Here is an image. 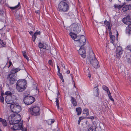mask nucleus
<instances>
[{
  "label": "nucleus",
  "instance_id": "nucleus-22",
  "mask_svg": "<svg viewBox=\"0 0 131 131\" xmlns=\"http://www.w3.org/2000/svg\"><path fill=\"white\" fill-rule=\"evenodd\" d=\"M109 34L110 38L111 40V42L113 44L114 42V40L115 39V37L114 36L112 35V34L111 32V31H109Z\"/></svg>",
  "mask_w": 131,
  "mask_h": 131
},
{
  "label": "nucleus",
  "instance_id": "nucleus-32",
  "mask_svg": "<svg viewBox=\"0 0 131 131\" xmlns=\"http://www.w3.org/2000/svg\"><path fill=\"white\" fill-rule=\"evenodd\" d=\"M20 5V2H19L18 3V4L16 6L14 7H9V8L11 9H12L13 10H14V9H15L17 8L18 7H19V6Z\"/></svg>",
  "mask_w": 131,
  "mask_h": 131
},
{
  "label": "nucleus",
  "instance_id": "nucleus-36",
  "mask_svg": "<svg viewBox=\"0 0 131 131\" xmlns=\"http://www.w3.org/2000/svg\"><path fill=\"white\" fill-rule=\"evenodd\" d=\"M83 119V117H79V119L78 121V123L79 125L81 121Z\"/></svg>",
  "mask_w": 131,
  "mask_h": 131
},
{
  "label": "nucleus",
  "instance_id": "nucleus-38",
  "mask_svg": "<svg viewBox=\"0 0 131 131\" xmlns=\"http://www.w3.org/2000/svg\"><path fill=\"white\" fill-rule=\"evenodd\" d=\"M127 48L131 52V45L128 46Z\"/></svg>",
  "mask_w": 131,
  "mask_h": 131
},
{
  "label": "nucleus",
  "instance_id": "nucleus-12",
  "mask_svg": "<svg viewBox=\"0 0 131 131\" xmlns=\"http://www.w3.org/2000/svg\"><path fill=\"white\" fill-rule=\"evenodd\" d=\"M83 46H81L80 49L79 50V53L83 58H85L86 57V48L83 47Z\"/></svg>",
  "mask_w": 131,
  "mask_h": 131
},
{
  "label": "nucleus",
  "instance_id": "nucleus-31",
  "mask_svg": "<svg viewBox=\"0 0 131 131\" xmlns=\"http://www.w3.org/2000/svg\"><path fill=\"white\" fill-rule=\"evenodd\" d=\"M103 89L106 91L107 92V93H109V92H110L109 89L105 85H103L102 86Z\"/></svg>",
  "mask_w": 131,
  "mask_h": 131
},
{
  "label": "nucleus",
  "instance_id": "nucleus-13",
  "mask_svg": "<svg viewBox=\"0 0 131 131\" xmlns=\"http://www.w3.org/2000/svg\"><path fill=\"white\" fill-rule=\"evenodd\" d=\"M26 81L25 80H19L17 81L16 83V86H22L26 87Z\"/></svg>",
  "mask_w": 131,
  "mask_h": 131
},
{
  "label": "nucleus",
  "instance_id": "nucleus-44",
  "mask_svg": "<svg viewBox=\"0 0 131 131\" xmlns=\"http://www.w3.org/2000/svg\"><path fill=\"white\" fill-rule=\"evenodd\" d=\"M48 63L49 64L51 65L52 63V61L51 60H50L49 61Z\"/></svg>",
  "mask_w": 131,
  "mask_h": 131
},
{
  "label": "nucleus",
  "instance_id": "nucleus-16",
  "mask_svg": "<svg viewBox=\"0 0 131 131\" xmlns=\"http://www.w3.org/2000/svg\"><path fill=\"white\" fill-rule=\"evenodd\" d=\"M122 21L125 24H129L131 22V17L129 15H128L122 19Z\"/></svg>",
  "mask_w": 131,
  "mask_h": 131
},
{
  "label": "nucleus",
  "instance_id": "nucleus-20",
  "mask_svg": "<svg viewBox=\"0 0 131 131\" xmlns=\"http://www.w3.org/2000/svg\"><path fill=\"white\" fill-rule=\"evenodd\" d=\"M131 5L129 4L124 6L123 7L122 10L123 12H125L130 9Z\"/></svg>",
  "mask_w": 131,
  "mask_h": 131
},
{
  "label": "nucleus",
  "instance_id": "nucleus-53",
  "mask_svg": "<svg viewBox=\"0 0 131 131\" xmlns=\"http://www.w3.org/2000/svg\"><path fill=\"white\" fill-rule=\"evenodd\" d=\"M58 73H60V69H58Z\"/></svg>",
  "mask_w": 131,
  "mask_h": 131
},
{
  "label": "nucleus",
  "instance_id": "nucleus-45",
  "mask_svg": "<svg viewBox=\"0 0 131 131\" xmlns=\"http://www.w3.org/2000/svg\"><path fill=\"white\" fill-rule=\"evenodd\" d=\"M9 65L8 66V68H9L12 64V62L10 61H9Z\"/></svg>",
  "mask_w": 131,
  "mask_h": 131
},
{
  "label": "nucleus",
  "instance_id": "nucleus-51",
  "mask_svg": "<svg viewBox=\"0 0 131 131\" xmlns=\"http://www.w3.org/2000/svg\"><path fill=\"white\" fill-rule=\"evenodd\" d=\"M61 65H62V67L64 69H65V65H64V64H62V63L61 64Z\"/></svg>",
  "mask_w": 131,
  "mask_h": 131
},
{
  "label": "nucleus",
  "instance_id": "nucleus-46",
  "mask_svg": "<svg viewBox=\"0 0 131 131\" xmlns=\"http://www.w3.org/2000/svg\"><path fill=\"white\" fill-rule=\"evenodd\" d=\"M23 56H25V55H26V52L25 51H24L23 52Z\"/></svg>",
  "mask_w": 131,
  "mask_h": 131
},
{
  "label": "nucleus",
  "instance_id": "nucleus-1",
  "mask_svg": "<svg viewBox=\"0 0 131 131\" xmlns=\"http://www.w3.org/2000/svg\"><path fill=\"white\" fill-rule=\"evenodd\" d=\"M21 117L20 115L18 113H15L12 114L11 116L9 118V125L17 124L20 121Z\"/></svg>",
  "mask_w": 131,
  "mask_h": 131
},
{
  "label": "nucleus",
  "instance_id": "nucleus-39",
  "mask_svg": "<svg viewBox=\"0 0 131 131\" xmlns=\"http://www.w3.org/2000/svg\"><path fill=\"white\" fill-rule=\"evenodd\" d=\"M4 98L3 97H1L0 101L3 103L4 101Z\"/></svg>",
  "mask_w": 131,
  "mask_h": 131
},
{
  "label": "nucleus",
  "instance_id": "nucleus-42",
  "mask_svg": "<svg viewBox=\"0 0 131 131\" xmlns=\"http://www.w3.org/2000/svg\"><path fill=\"white\" fill-rule=\"evenodd\" d=\"M114 7L115 8H121V7H122V6L121 7L120 5H119L118 6V5H114Z\"/></svg>",
  "mask_w": 131,
  "mask_h": 131
},
{
  "label": "nucleus",
  "instance_id": "nucleus-52",
  "mask_svg": "<svg viewBox=\"0 0 131 131\" xmlns=\"http://www.w3.org/2000/svg\"><path fill=\"white\" fill-rule=\"evenodd\" d=\"M35 12L37 14H39V10H36L35 11Z\"/></svg>",
  "mask_w": 131,
  "mask_h": 131
},
{
  "label": "nucleus",
  "instance_id": "nucleus-63",
  "mask_svg": "<svg viewBox=\"0 0 131 131\" xmlns=\"http://www.w3.org/2000/svg\"><path fill=\"white\" fill-rule=\"evenodd\" d=\"M117 33L116 34V35H117V36H118V32L117 31Z\"/></svg>",
  "mask_w": 131,
  "mask_h": 131
},
{
  "label": "nucleus",
  "instance_id": "nucleus-55",
  "mask_svg": "<svg viewBox=\"0 0 131 131\" xmlns=\"http://www.w3.org/2000/svg\"><path fill=\"white\" fill-rule=\"evenodd\" d=\"M1 97H3V96L4 95V93L3 92H2L1 93Z\"/></svg>",
  "mask_w": 131,
  "mask_h": 131
},
{
  "label": "nucleus",
  "instance_id": "nucleus-48",
  "mask_svg": "<svg viewBox=\"0 0 131 131\" xmlns=\"http://www.w3.org/2000/svg\"><path fill=\"white\" fill-rule=\"evenodd\" d=\"M18 14H15V16L16 17V18L18 19V18L19 17V15H17Z\"/></svg>",
  "mask_w": 131,
  "mask_h": 131
},
{
  "label": "nucleus",
  "instance_id": "nucleus-29",
  "mask_svg": "<svg viewBox=\"0 0 131 131\" xmlns=\"http://www.w3.org/2000/svg\"><path fill=\"white\" fill-rule=\"evenodd\" d=\"M54 120L53 119H49L47 121L49 125H51L54 122Z\"/></svg>",
  "mask_w": 131,
  "mask_h": 131
},
{
  "label": "nucleus",
  "instance_id": "nucleus-9",
  "mask_svg": "<svg viewBox=\"0 0 131 131\" xmlns=\"http://www.w3.org/2000/svg\"><path fill=\"white\" fill-rule=\"evenodd\" d=\"M40 108L39 107H34L30 108V112L32 115L38 116L40 114Z\"/></svg>",
  "mask_w": 131,
  "mask_h": 131
},
{
  "label": "nucleus",
  "instance_id": "nucleus-2",
  "mask_svg": "<svg viewBox=\"0 0 131 131\" xmlns=\"http://www.w3.org/2000/svg\"><path fill=\"white\" fill-rule=\"evenodd\" d=\"M58 9L60 12H66L69 9V3L67 0H63L61 1L58 6Z\"/></svg>",
  "mask_w": 131,
  "mask_h": 131
},
{
  "label": "nucleus",
  "instance_id": "nucleus-10",
  "mask_svg": "<svg viewBox=\"0 0 131 131\" xmlns=\"http://www.w3.org/2000/svg\"><path fill=\"white\" fill-rule=\"evenodd\" d=\"M16 98L15 96L13 95H7L5 97V100L8 104H13L14 102V100L16 99Z\"/></svg>",
  "mask_w": 131,
  "mask_h": 131
},
{
  "label": "nucleus",
  "instance_id": "nucleus-58",
  "mask_svg": "<svg viewBox=\"0 0 131 131\" xmlns=\"http://www.w3.org/2000/svg\"><path fill=\"white\" fill-rule=\"evenodd\" d=\"M23 128L24 129L23 131H27V128Z\"/></svg>",
  "mask_w": 131,
  "mask_h": 131
},
{
  "label": "nucleus",
  "instance_id": "nucleus-61",
  "mask_svg": "<svg viewBox=\"0 0 131 131\" xmlns=\"http://www.w3.org/2000/svg\"><path fill=\"white\" fill-rule=\"evenodd\" d=\"M58 92V96L59 95H60V93L59 92V91L58 90L57 91Z\"/></svg>",
  "mask_w": 131,
  "mask_h": 131
},
{
  "label": "nucleus",
  "instance_id": "nucleus-62",
  "mask_svg": "<svg viewBox=\"0 0 131 131\" xmlns=\"http://www.w3.org/2000/svg\"><path fill=\"white\" fill-rule=\"evenodd\" d=\"M72 14V13L71 12H70L69 13H68V14L70 16V14Z\"/></svg>",
  "mask_w": 131,
  "mask_h": 131
},
{
  "label": "nucleus",
  "instance_id": "nucleus-15",
  "mask_svg": "<svg viewBox=\"0 0 131 131\" xmlns=\"http://www.w3.org/2000/svg\"><path fill=\"white\" fill-rule=\"evenodd\" d=\"M21 66L23 67L22 68H13L12 69L11 71L9 73L15 74L16 73L20 71L21 70L24 69H25L23 65H22Z\"/></svg>",
  "mask_w": 131,
  "mask_h": 131
},
{
  "label": "nucleus",
  "instance_id": "nucleus-4",
  "mask_svg": "<svg viewBox=\"0 0 131 131\" xmlns=\"http://www.w3.org/2000/svg\"><path fill=\"white\" fill-rule=\"evenodd\" d=\"M10 108L12 112L15 113H17L19 112L21 110V108L18 103L11 104Z\"/></svg>",
  "mask_w": 131,
  "mask_h": 131
},
{
  "label": "nucleus",
  "instance_id": "nucleus-21",
  "mask_svg": "<svg viewBox=\"0 0 131 131\" xmlns=\"http://www.w3.org/2000/svg\"><path fill=\"white\" fill-rule=\"evenodd\" d=\"M16 87L17 91L19 92H21L24 90L26 87L22 86H16Z\"/></svg>",
  "mask_w": 131,
  "mask_h": 131
},
{
  "label": "nucleus",
  "instance_id": "nucleus-14",
  "mask_svg": "<svg viewBox=\"0 0 131 131\" xmlns=\"http://www.w3.org/2000/svg\"><path fill=\"white\" fill-rule=\"evenodd\" d=\"M69 34L72 39L76 42V43H78V41H79L80 38V37L77 36L76 34L73 32H70Z\"/></svg>",
  "mask_w": 131,
  "mask_h": 131
},
{
  "label": "nucleus",
  "instance_id": "nucleus-59",
  "mask_svg": "<svg viewBox=\"0 0 131 131\" xmlns=\"http://www.w3.org/2000/svg\"><path fill=\"white\" fill-rule=\"evenodd\" d=\"M128 74H127V75H126V77H125L126 78H127V79H129V77H127V76H128Z\"/></svg>",
  "mask_w": 131,
  "mask_h": 131
},
{
  "label": "nucleus",
  "instance_id": "nucleus-6",
  "mask_svg": "<svg viewBox=\"0 0 131 131\" xmlns=\"http://www.w3.org/2000/svg\"><path fill=\"white\" fill-rule=\"evenodd\" d=\"M71 31H73L74 33H78L81 30V28L80 25L77 23H74L70 26Z\"/></svg>",
  "mask_w": 131,
  "mask_h": 131
},
{
  "label": "nucleus",
  "instance_id": "nucleus-25",
  "mask_svg": "<svg viewBox=\"0 0 131 131\" xmlns=\"http://www.w3.org/2000/svg\"><path fill=\"white\" fill-rule=\"evenodd\" d=\"M76 111L78 115H79L81 114L82 112V109L81 107L77 108L76 109Z\"/></svg>",
  "mask_w": 131,
  "mask_h": 131
},
{
  "label": "nucleus",
  "instance_id": "nucleus-18",
  "mask_svg": "<svg viewBox=\"0 0 131 131\" xmlns=\"http://www.w3.org/2000/svg\"><path fill=\"white\" fill-rule=\"evenodd\" d=\"M98 85H97L96 86L95 85V87L93 89V93L95 96L96 97H98L99 94V89L97 87Z\"/></svg>",
  "mask_w": 131,
  "mask_h": 131
},
{
  "label": "nucleus",
  "instance_id": "nucleus-26",
  "mask_svg": "<svg viewBox=\"0 0 131 131\" xmlns=\"http://www.w3.org/2000/svg\"><path fill=\"white\" fill-rule=\"evenodd\" d=\"M40 32H36L34 34V35L32 36V39H36V36L37 35H40Z\"/></svg>",
  "mask_w": 131,
  "mask_h": 131
},
{
  "label": "nucleus",
  "instance_id": "nucleus-60",
  "mask_svg": "<svg viewBox=\"0 0 131 131\" xmlns=\"http://www.w3.org/2000/svg\"><path fill=\"white\" fill-rule=\"evenodd\" d=\"M88 76L90 78L91 77V75L90 74H89L88 75Z\"/></svg>",
  "mask_w": 131,
  "mask_h": 131
},
{
  "label": "nucleus",
  "instance_id": "nucleus-8",
  "mask_svg": "<svg viewBox=\"0 0 131 131\" xmlns=\"http://www.w3.org/2000/svg\"><path fill=\"white\" fill-rule=\"evenodd\" d=\"M35 101V99L34 97L30 96L25 97L24 99V102L27 105L32 104Z\"/></svg>",
  "mask_w": 131,
  "mask_h": 131
},
{
  "label": "nucleus",
  "instance_id": "nucleus-3",
  "mask_svg": "<svg viewBox=\"0 0 131 131\" xmlns=\"http://www.w3.org/2000/svg\"><path fill=\"white\" fill-rule=\"evenodd\" d=\"M89 60L94 68H97L99 67L98 61L95 58V55L93 51H91L90 52Z\"/></svg>",
  "mask_w": 131,
  "mask_h": 131
},
{
  "label": "nucleus",
  "instance_id": "nucleus-35",
  "mask_svg": "<svg viewBox=\"0 0 131 131\" xmlns=\"http://www.w3.org/2000/svg\"><path fill=\"white\" fill-rule=\"evenodd\" d=\"M58 96L57 98H56V102L57 106V107L58 109L59 108V103H58V102H59L58 98Z\"/></svg>",
  "mask_w": 131,
  "mask_h": 131
},
{
  "label": "nucleus",
  "instance_id": "nucleus-19",
  "mask_svg": "<svg viewBox=\"0 0 131 131\" xmlns=\"http://www.w3.org/2000/svg\"><path fill=\"white\" fill-rule=\"evenodd\" d=\"M127 27H126V33L127 34L129 35L131 34V22L129 24Z\"/></svg>",
  "mask_w": 131,
  "mask_h": 131
},
{
  "label": "nucleus",
  "instance_id": "nucleus-40",
  "mask_svg": "<svg viewBox=\"0 0 131 131\" xmlns=\"http://www.w3.org/2000/svg\"><path fill=\"white\" fill-rule=\"evenodd\" d=\"M57 74L59 76V77L60 78L63 77L61 73H57Z\"/></svg>",
  "mask_w": 131,
  "mask_h": 131
},
{
  "label": "nucleus",
  "instance_id": "nucleus-49",
  "mask_svg": "<svg viewBox=\"0 0 131 131\" xmlns=\"http://www.w3.org/2000/svg\"><path fill=\"white\" fill-rule=\"evenodd\" d=\"M88 131H93V129L92 128L90 127L88 129Z\"/></svg>",
  "mask_w": 131,
  "mask_h": 131
},
{
  "label": "nucleus",
  "instance_id": "nucleus-54",
  "mask_svg": "<svg viewBox=\"0 0 131 131\" xmlns=\"http://www.w3.org/2000/svg\"><path fill=\"white\" fill-rule=\"evenodd\" d=\"M62 80V82H64V80L63 78V77H62V78H60Z\"/></svg>",
  "mask_w": 131,
  "mask_h": 131
},
{
  "label": "nucleus",
  "instance_id": "nucleus-33",
  "mask_svg": "<svg viewBox=\"0 0 131 131\" xmlns=\"http://www.w3.org/2000/svg\"><path fill=\"white\" fill-rule=\"evenodd\" d=\"M5 95H10L11 96L13 95L12 93L9 91H6L5 93Z\"/></svg>",
  "mask_w": 131,
  "mask_h": 131
},
{
  "label": "nucleus",
  "instance_id": "nucleus-41",
  "mask_svg": "<svg viewBox=\"0 0 131 131\" xmlns=\"http://www.w3.org/2000/svg\"><path fill=\"white\" fill-rule=\"evenodd\" d=\"M71 102H72L75 101L76 100L73 97H71Z\"/></svg>",
  "mask_w": 131,
  "mask_h": 131
},
{
  "label": "nucleus",
  "instance_id": "nucleus-50",
  "mask_svg": "<svg viewBox=\"0 0 131 131\" xmlns=\"http://www.w3.org/2000/svg\"><path fill=\"white\" fill-rule=\"evenodd\" d=\"M89 118L90 119H93L94 118V117L93 116H91Z\"/></svg>",
  "mask_w": 131,
  "mask_h": 131
},
{
  "label": "nucleus",
  "instance_id": "nucleus-27",
  "mask_svg": "<svg viewBox=\"0 0 131 131\" xmlns=\"http://www.w3.org/2000/svg\"><path fill=\"white\" fill-rule=\"evenodd\" d=\"M0 45H1L2 47H5L6 46V42H3V40L1 39H0Z\"/></svg>",
  "mask_w": 131,
  "mask_h": 131
},
{
  "label": "nucleus",
  "instance_id": "nucleus-23",
  "mask_svg": "<svg viewBox=\"0 0 131 131\" xmlns=\"http://www.w3.org/2000/svg\"><path fill=\"white\" fill-rule=\"evenodd\" d=\"M104 24L107 27V28L109 31H111L110 24L108 21L106 20H105L104 21Z\"/></svg>",
  "mask_w": 131,
  "mask_h": 131
},
{
  "label": "nucleus",
  "instance_id": "nucleus-47",
  "mask_svg": "<svg viewBox=\"0 0 131 131\" xmlns=\"http://www.w3.org/2000/svg\"><path fill=\"white\" fill-rule=\"evenodd\" d=\"M24 57L25 58H26V60L28 61V60H29V58L26 55H25V56H24Z\"/></svg>",
  "mask_w": 131,
  "mask_h": 131
},
{
  "label": "nucleus",
  "instance_id": "nucleus-7",
  "mask_svg": "<svg viewBox=\"0 0 131 131\" xmlns=\"http://www.w3.org/2000/svg\"><path fill=\"white\" fill-rule=\"evenodd\" d=\"M10 84H13L17 81L16 75L15 74L9 73L7 77Z\"/></svg>",
  "mask_w": 131,
  "mask_h": 131
},
{
  "label": "nucleus",
  "instance_id": "nucleus-64",
  "mask_svg": "<svg viewBox=\"0 0 131 131\" xmlns=\"http://www.w3.org/2000/svg\"><path fill=\"white\" fill-rule=\"evenodd\" d=\"M57 68H58V69H60V68L59 67V66H57Z\"/></svg>",
  "mask_w": 131,
  "mask_h": 131
},
{
  "label": "nucleus",
  "instance_id": "nucleus-17",
  "mask_svg": "<svg viewBox=\"0 0 131 131\" xmlns=\"http://www.w3.org/2000/svg\"><path fill=\"white\" fill-rule=\"evenodd\" d=\"M116 56L118 58L121 57V55L122 53V48L120 46H117L116 50Z\"/></svg>",
  "mask_w": 131,
  "mask_h": 131
},
{
  "label": "nucleus",
  "instance_id": "nucleus-56",
  "mask_svg": "<svg viewBox=\"0 0 131 131\" xmlns=\"http://www.w3.org/2000/svg\"><path fill=\"white\" fill-rule=\"evenodd\" d=\"M70 71L69 70H68L67 71V73L68 74H69L70 73Z\"/></svg>",
  "mask_w": 131,
  "mask_h": 131
},
{
  "label": "nucleus",
  "instance_id": "nucleus-24",
  "mask_svg": "<svg viewBox=\"0 0 131 131\" xmlns=\"http://www.w3.org/2000/svg\"><path fill=\"white\" fill-rule=\"evenodd\" d=\"M38 47L40 48H43L44 49H46V47L45 46L44 43L43 42H39L38 44Z\"/></svg>",
  "mask_w": 131,
  "mask_h": 131
},
{
  "label": "nucleus",
  "instance_id": "nucleus-5",
  "mask_svg": "<svg viewBox=\"0 0 131 131\" xmlns=\"http://www.w3.org/2000/svg\"><path fill=\"white\" fill-rule=\"evenodd\" d=\"M14 125L12 126V125H8L9 128H10L13 130H16L21 129L22 131L24 130V129L22 126L23 123H18L17 124H14Z\"/></svg>",
  "mask_w": 131,
  "mask_h": 131
},
{
  "label": "nucleus",
  "instance_id": "nucleus-43",
  "mask_svg": "<svg viewBox=\"0 0 131 131\" xmlns=\"http://www.w3.org/2000/svg\"><path fill=\"white\" fill-rule=\"evenodd\" d=\"M4 13V11L3 10L0 8V14H2Z\"/></svg>",
  "mask_w": 131,
  "mask_h": 131
},
{
  "label": "nucleus",
  "instance_id": "nucleus-37",
  "mask_svg": "<svg viewBox=\"0 0 131 131\" xmlns=\"http://www.w3.org/2000/svg\"><path fill=\"white\" fill-rule=\"evenodd\" d=\"M72 103L73 104V106H76L77 105V102L76 100L74 102H72Z\"/></svg>",
  "mask_w": 131,
  "mask_h": 131
},
{
  "label": "nucleus",
  "instance_id": "nucleus-28",
  "mask_svg": "<svg viewBox=\"0 0 131 131\" xmlns=\"http://www.w3.org/2000/svg\"><path fill=\"white\" fill-rule=\"evenodd\" d=\"M0 121L2 122L4 126H6L7 125V123L5 119H2V118H0Z\"/></svg>",
  "mask_w": 131,
  "mask_h": 131
},
{
  "label": "nucleus",
  "instance_id": "nucleus-30",
  "mask_svg": "<svg viewBox=\"0 0 131 131\" xmlns=\"http://www.w3.org/2000/svg\"><path fill=\"white\" fill-rule=\"evenodd\" d=\"M83 113L84 114H86V115H88L89 114V112L87 109H84L83 111Z\"/></svg>",
  "mask_w": 131,
  "mask_h": 131
},
{
  "label": "nucleus",
  "instance_id": "nucleus-34",
  "mask_svg": "<svg viewBox=\"0 0 131 131\" xmlns=\"http://www.w3.org/2000/svg\"><path fill=\"white\" fill-rule=\"evenodd\" d=\"M108 94L109 99L112 101L114 102V100L112 97V96L111 95V93L110 92H109V93H108Z\"/></svg>",
  "mask_w": 131,
  "mask_h": 131
},
{
  "label": "nucleus",
  "instance_id": "nucleus-57",
  "mask_svg": "<svg viewBox=\"0 0 131 131\" xmlns=\"http://www.w3.org/2000/svg\"><path fill=\"white\" fill-rule=\"evenodd\" d=\"M29 34L31 35H32V34H33V32H32V31H30V32H29Z\"/></svg>",
  "mask_w": 131,
  "mask_h": 131
},
{
  "label": "nucleus",
  "instance_id": "nucleus-11",
  "mask_svg": "<svg viewBox=\"0 0 131 131\" xmlns=\"http://www.w3.org/2000/svg\"><path fill=\"white\" fill-rule=\"evenodd\" d=\"M86 39L84 36L83 35H81L80 36V38L78 41L77 44L78 46H83L85 45L86 43Z\"/></svg>",
  "mask_w": 131,
  "mask_h": 131
}]
</instances>
